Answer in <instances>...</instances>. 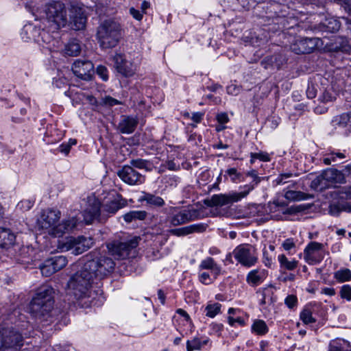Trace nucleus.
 Instances as JSON below:
<instances>
[{"mask_svg": "<svg viewBox=\"0 0 351 351\" xmlns=\"http://www.w3.org/2000/svg\"><path fill=\"white\" fill-rule=\"evenodd\" d=\"M26 7L32 13H43L49 26L53 31H57L69 25L75 30H80L85 27L86 16L84 5L78 2H71L69 4V15L64 3L60 1H51L45 5L44 10L39 11L34 5L26 4Z\"/></svg>", "mask_w": 351, "mask_h": 351, "instance_id": "1", "label": "nucleus"}, {"mask_svg": "<svg viewBox=\"0 0 351 351\" xmlns=\"http://www.w3.org/2000/svg\"><path fill=\"white\" fill-rule=\"evenodd\" d=\"M60 212L56 210L47 209L43 210L40 217L37 219V226L54 237H60L64 234L72 230L77 225V220L73 217L58 223Z\"/></svg>", "mask_w": 351, "mask_h": 351, "instance_id": "2", "label": "nucleus"}, {"mask_svg": "<svg viewBox=\"0 0 351 351\" xmlns=\"http://www.w3.org/2000/svg\"><path fill=\"white\" fill-rule=\"evenodd\" d=\"M82 262L85 264V269L91 271L95 278H103L112 272L115 264L112 258L101 255L98 250H93L86 254Z\"/></svg>", "mask_w": 351, "mask_h": 351, "instance_id": "3", "label": "nucleus"}, {"mask_svg": "<svg viewBox=\"0 0 351 351\" xmlns=\"http://www.w3.org/2000/svg\"><path fill=\"white\" fill-rule=\"evenodd\" d=\"M54 289L51 286H40L30 303L31 313L36 317H41L51 312L54 304Z\"/></svg>", "mask_w": 351, "mask_h": 351, "instance_id": "4", "label": "nucleus"}, {"mask_svg": "<svg viewBox=\"0 0 351 351\" xmlns=\"http://www.w3.org/2000/svg\"><path fill=\"white\" fill-rule=\"evenodd\" d=\"M79 265H82L79 271L73 274L68 282L67 286L75 298L77 300L88 297V289L90 285L93 282L95 277L89 271L85 269V264L82 260L78 263Z\"/></svg>", "mask_w": 351, "mask_h": 351, "instance_id": "5", "label": "nucleus"}, {"mask_svg": "<svg viewBox=\"0 0 351 351\" xmlns=\"http://www.w3.org/2000/svg\"><path fill=\"white\" fill-rule=\"evenodd\" d=\"M97 36L101 48L110 49L114 47L121 36V26L114 21H104L98 27Z\"/></svg>", "mask_w": 351, "mask_h": 351, "instance_id": "6", "label": "nucleus"}, {"mask_svg": "<svg viewBox=\"0 0 351 351\" xmlns=\"http://www.w3.org/2000/svg\"><path fill=\"white\" fill-rule=\"evenodd\" d=\"M23 346V337L12 328L0 326V351H19Z\"/></svg>", "mask_w": 351, "mask_h": 351, "instance_id": "7", "label": "nucleus"}, {"mask_svg": "<svg viewBox=\"0 0 351 351\" xmlns=\"http://www.w3.org/2000/svg\"><path fill=\"white\" fill-rule=\"evenodd\" d=\"M232 254L240 264L247 267L254 266L258 261L256 247L247 243L241 244L236 247Z\"/></svg>", "mask_w": 351, "mask_h": 351, "instance_id": "8", "label": "nucleus"}, {"mask_svg": "<svg viewBox=\"0 0 351 351\" xmlns=\"http://www.w3.org/2000/svg\"><path fill=\"white\" fill-rule=\"evenodd\" d=\"M138 245V238L126 241H114L107 244V247L111 255L117 258L124 259L128 257L131 250Z\"/></svg>", "mask_w": 351, "mask_h": 351, "instance_id": "9", "label": "nucleus"}, {"mask_svg": "<svg viewBox=\"0 0 351 351\" xmlns=\"http://www.w3.org/2000/svg\"><path fill=\"white\" fill-rule=\"evenodd\" d=\"M324 245L316 241L310 242L304 250V259L309 265L319 263L324 258Z\"/></svg>", "mask_w": 351, "mask_h": 351, "instance_id": "10", "label": "nucleus"}, {"mask_svg": "<svg viewBox=\"0 0 351 351\" xmlns=\"http://www.w3.org/2000/svg\"><path fill=\"white\" fill-rule=\"evenodd\" d=\"M247 195V191L232 193L230 194H217L213 195L210 199L205 201V204L208 206H223L237 202Z\"/></svg>", "mask_w": 351, "mask_h": 351, "instance_id": "11", "label": "nucleus"}, {"mask_svg": "<svg viewBox=\"0 0 351 351\" xmlns=\"http://www.w3.org/2000/svg\"><path fill=\"white\" fill-rule=\"evenodd\" d=\"M72 71L77 77L88 81L94 74V66L89 60H77L73 64Z\"/></svg>", "mask_w": 351, "mask_h": 351, "instance_id": "12", "label": "nucleus"}, {"mask_svg": "<svg viewBox=\"0 0 351 351\" xmlns=\"http://www.w3.org/2000/svg\"><path fill=\"white\" fill-rule=\"evenodd\" d=\"M118 176L122 181L130 185L141 184L145 178L130 165H125L117 171Z\"/></svg>", "mask_w": 351, "mask_h": 351, "instance_id": "13", "label": "nucleus"}, {"mask_svg": "<svg viewBox=\"0 0 351 351\" xmlns=\"http://www.w3.org/2000/svg\"><path fill=\"white\" fill-rule=\"evenodd\" d=\"M127 205V201L121 195L115 193L105 202L102 206L101 212L104 218L108 215H114L119 209Z\"/></svg>", "mask_w": 351, "mask_h": 351, "instance_id": "14", "label": "nucleus"}, {"mask_svg": "<svg viewBox=\"0 0 351 351\" xmlns=\"http://www.w3.org/2000/svg\"><path fill=\"white\" fill-rule=\"evenodd\" d=\"M84 217L87 223H91L94 219H97L99 221L105 219L98 199L95 198L88 199V204L84 212Z\"/></svg>", "mask_w": 351, "mask_h": 351, "instance_id": "15", "label": "nucleus"}, {"mask_svg": "<svg viewBox=\"0 0 351 351\" xmlns=\"http://www.w3.org/2000/svg\"><path fill=\"white\" fill-rule=\"evenodd\" d=\"M317 38H304L297 39L290 46L291 50L297 54L310 53L317 47Z\"/></svg>", "mask_w": 351, "mask_h": 351, "instance_id": "16", "label": "nucleus"}, {"mask_svg": "<svg viewBox=\"0 0 351 351\" xmlns=\"http://www.w3.org/2000/svg\"><path fill=\"white\" fill-rule=\"evenodd\" d=\"M196 215L195 210H182L169 217L168 221L171 226H178L194 220Z\"/></svg>", "mask_w": 351, "mask_h": 351, "instance_id": "17", "label": "nucleus"}, {"mask_svg": "<svg viewBox=\"0 0 351 351\" xmlns=\"http://www.w3.org/2000/svg\"><path fill=\"white\" fill-rule=\"evenodd\" d=\"M40 33L37 43L48 49L50 51H56L60 45V40L44 29H41Z\"/></svg>", "mask_w": 351, "mask_h": 351, "instance_id": "18", "label": "nucleus"}, {"mask_svg": "<svg viewBox=\"0 0 351 351\" xmlns=\"http://www.w3.org/2000/svg\"><path fill=\"white\" fill-rule=\"evenodd\" d=\"M114 62L117 71L125 77L132 76L134 73L132 66L129 64L121 54L114 56Z\"/></svg>", "mask_w": 351, "mask_h": 351, "instance_id": "19", "label": "nucleus"}, {"mask_svg": "<svg viewBox=\"0 0 351 351\" xmlns=\"http://www.w3.org/2000/svg\"><path fill=\"white\" fill-rule=\"evenodd\" d=\"M324 176L329 184V187L336 184H345L346 180H345L343 175L341 172L336 169L328 168L324 171Z\"/></svg>", "mask_w": 351, "mask_h": 351, "instance_id": "20", "label": "nucleus"}, {"mask_svg": "<svg viewBox=\"0 0 351 351\" xmlns=\"http://www.w3.org/2000/svg\"><path fill=\"white\" fill-rule=\"evenodd\" d=\"M41 28L32 23L26 24L21 32V37L25 41H34L37 43L40 36Z\"/></svg>", "mask_w": 351, "mask_h": 351, "instance_id": "21", "label": "nucleus"}, {"mask_svg": "<svg viewBox=\"0 0 351 351\" xmlns=\"http://www.w3.org/2000/svg\"><path fill=\"white\" fill-rule=\"evenodd\" d=\"M138 125V120L136 118L124 116L119 122L118 128L122 134L132 133Z\"/></svg>", "mask_w": 351, "mask_h": 351, "instance_id": "22", "label": "nucleus"}, {"mask_svg": "<svg viewBox=\"0 0 351 351\" xmlns=\"http://www.w3.org/2000/svg\"><path fill=\"white\" fill-rule=\"evenodd\" d=\"M16 235L9 229L0 228V247L9 248L14 244Z\"/></svg>", "mask_w": 351, "mask_h": 351, "instance_id": "23", "label": "nucleus"}, {"mask_svg": "<svg viewBox=\"0 0 351 351\" xmlns=\"http://www.w3.org/2000/svg\"><path fill=\"white\" fill-rule=\"evenodd\" d=\"M92 244L93 241L91 238H86L84 237L75 238L74 249L72 254L75 255L81 254L88 250Z\"/></svg>", "mask_w": 351, "mask_h": 351, "instance_id": "24", "label": "nucleus"}, {"mask_svg": "<svg viewBox=\"0 0 351 351\" xmlns=\"http://www.w3.org/2000/svg\"><path fill=\"white\" fill-rule=\"evenodd\" d=\"M201 269H210L212 273L215 276H218L221 272V267L215 263L214 259L211 257H207L203 260L200 265Z\"/></svg>", "mask_w": 351, "mask_h": 351, "instance_id": "25", "label": "nucleus"}, {"mask_svg": "<svg viewBox=\"0 0 351 351\" xmlns=\"http://www.w3.org/2000/svg\"><path fill=\"white\" fill-rule=\"evenodd\" d=\"M141 199L146 202L149 205L156 207H162L165 205V201L162 197L149 193L144 192Z\"/></svg>", "mask_w": 351, "mask_h": 351, "instance_id": "26", "label": "nucleus"}, {"mask_svg": "<svg viewBox=\"0 0 351 351\" xmlns=\"http://www.w3.org/2000/svg\"><path fill=\"white\" fill-rule=\"evenodd\" d=\"M346 158V156L344 152L332 150L326 155V157L324 158L323 161L326 165H330L332 164V162H339Z\"/></svg>", "mask_w": 351, "mask_h": 351, "instance_id": "27", "label": "nucleus"}, {"mask_svg": "<svg viewBox=\"0 0 351 351\" xmlns=\"http://www.w3.org/2000/svg\"><path fill=\"white\" fill-rule=\"evenodd\" d=\"M311 188L317 191H322L329 188V184L324 176V171L312 180Z\"/></svg>", "mask_w": 351, "mask_h": 351, "instance_id": "28", "label": "nucleus"}, {"mask_svg": "<svg viewBox=\"0 0 351 351\" xmlns=\"http://www.w3.org/2000/svg\"><path fill=\"white\" fill-rule=\"evenodd\" d=\"M81 51V47L77 40H71L65 45L64 53L66 56H76Z\"/></svg>", "mask_w": 351, "mask_h": 351, "instance_id": "29", "label": "nucleus"}, {"mask_svg": "<svg viewBox=\"0 0 351 351\" xmlns=\"http://www.w3.org/2000/svg\"><path fill=\"white\" fill-rule=\"evenodd\" d=\"M147 217V213L144 210H132L123 215L124 220L130 223L134 220H143Z\"/></svg>", "mask_w": 351, "mask_h": 351, "instance_id": "30", "label": "nucleus"}, {"mask_svg": "<svg viewBox=\"0 0 351 351\" xmlns=\"http://www.w3.org/2000/svg\"><path fill=\"white\" fill-rule=\"evenodd\" d=\"M247 175L252 178V181L250 184L245 185L243 187V190L241 192L247 191L248 195L249 193L254 189L255 186L261 181V178L258 176L257 172L255 170H252L247 172Z\"/></svg>", "mask_w": 351, "mask_h": 351, "instance_id": "31", "label": "nucleus"}, {"mask_svg": "<svg viewBox=\"0 0 351 351\" xmlns=\"http://www.w3.org/2000/svg\"><path fill=\"white\" fill-rule=\"evenodd\" d=\"M280 267L287 270L295 269L298 264V261L295 260L289 261L284 254H280L278 257Z\"/></svg>", "mask_w": 351, "mask_h": 351, "instance_id": "32", "label": "nucleus"}, {"mask_svg": "<svg viewBox=\"0 0 351 351\" xmlns=\"http://www.w3.org/2000/svg\"><path fill=\"white\" fill-rule=\"evenodd\" d=\"M75 238L73 237H66L64 239L58 241V248L62 252L72 250L73 251Z\"/></svg>", "mask_w": 351, "mask_h": 351, "instance_id": "33", "label": "nucleus"}, {"mask_svg": "<svg viewBox=\"0 0 351 351\" xmlns=\"http://www.w3.org/2000/svg\"><path fill=\"white\" fill-rule=\"evenodd\" d=\"M285 197L287 199L291 201H300L306 199L311 196L300 191H288L285 193Z\"/></svg>", "mask_w": 351, "mask_h": 351, "instance_id": "34", "label": "nucleus"}, {"mask_svg": "<svg viewBox=\"0 0 351 351\" xmlns=\"http://www.w3.org/2000/svg\"><path fill=\"white\" fill-rule=\"evenodd\" d=\"M49 259L56 271L64 267L68 263L66 258L64 256H56Z\"/></svg>", "mask_w": 351, "mask_h": 351, "instance_id": "35", "label": "nucleus"}, {"mask_svg": "<svg viewBox=\"0 0 351 351\" xmlns=\"http://www.w3.org/2000/svg\"><path fill=\"white\" fill-rule=\"evenodd\" d=\"M208 342V340L201 341L197 337H195L191 340H188L186 342V350L187 351H193L196 350H200L202 346H205Z\"/></svg>", "mask_w": 351, "mask_h": 351, "instance_id": "36", "label": "nucleus"}, {"mask_svg": "<svg viewBox=\"0 0 351 351\" xmlns=\"http://www.w3.org/2000/svg\"><path fill=\"white\" fill-rule=\"evenodd\" d=\"M332 124L335 127L350 128L349 118L348 113H344L341 115L335 117L332 119Z\"/></svg>", "mask_w": 351, "mask_h": 351, "instance_id": "37", "label": "nucleus"}, {"mask_svg": "<svg viewBox=\"0 0 351 351\" xmlns=\"http://www.w3.org/2000/svg\"><path fill=\"white\" fill-rule=\"evenodd\" d=\"M252 329L257 335H263L268 331V328L265 322L263 320H256L254 322L252 326Z\"/></svg>", "mask_w": 351, "mask_h": 351, "instance_id": "38", "label": "nucleus"}, {"mask_svg": "<svg viewBox=\"0 0 351 351\" xmlns=\"http://www.w3.org/2000/svg\"><path fill=\"white\" fill-rule=\"evenodd\" d=\"M262 278L263 277L258 270H252L247 276V282L256 286L262 281Z\"/></svg>", "mask_w": 351, "mask_h": 351, "instance_id": "39", "label": "nucleus"}, {"mask_svg": "<svg viewBox=\"0 0 351 351\" xmlns=\"http://www.w3.org/2000/svg\"><path fill=\"white\" fill-rule=\"evenodd\" d=\"M40 269L42 274L45 276H50L56 272L49 259L46 260L43 265L40 266Z\"/></svg>", "mask_w": 351, "mask_h": 351, "instance_id": "40", "label": "nucleus"}, {"mask_svg": "<svg viewBox=\"0 0 351 351\" xmlns=\"http://www.w3.org/2000/svg\"><path fill=\"white\" fill-rule=\"evenodd\" d=\"M221 305L219 303L208 304L205 308L206 315L210 317H214L220 312Z\"/></svg>", "mask_w": 351, "mask_h": 351, "instance_id": "41", "label": "nucleus"}, {"mask_svg": "<svg viewBox=\"0 0 351 351\" xmlns=\"http://www.w3.org/2000/svg\"><path fill=\"white\" fill-rule=\"evenodd\" d=\"M335 278L340 282H346L351 280V271L348 269L337 271L335 274Z\"/></svg>", "mask_w": 351, "mask_h": 351, "instance_id": "42", "label": "nucleus"}, {"mask_svg": "<svg viewBox=\"0 0 351 351\" xmlns=\"http://www.w3.org/2000/svg\"><path fill=\"white\" fill-rule=\"evenodd\" d=\"M130 166L132 167L133 168L134 167H136V168H138V169H145L147 170H149L150 169V163L148 160H143V159H141V158H138V159H135V160H132L130 161Z\"/></svg>", "mask_w": 351, "mask_h": 351, "instance_id": "43", "label": "nucleus"}, {"mask_svg": "<svg viewBox=\"0 0 351 351\" xmlns=\"http://www.w3.org/2000/svg\"><path fill=\"white\" fill-rule=\"evenodd\" d=\"M346 343L343 339L332 340L329 345V351H343V347Z\"/></svg>", "mask_w": 351, "mask_h": 351, "instance_id": "44", "label": "nucleus"}, {"mask_svg": "<svg viewBox=\"0 0 351 351\" xmlns=\"http://www.w3.org/2000/svg\"><path fill=\"white\" fill-rule=\"evenodd\" d=\"M300 319L304 324H312L315 322V319L312 316L310 309L306 308L300 313Z\"/></svg>", "mask_w": 351, "mask_h": 351, "instance_id": "45", "label": "nucleus"}, {"mask_svg": "<svg viewBox=\"0 0 351 351\" xmlns=\"http://www.w3.org/2000/svg\"><path fill=\"white\" fill-rule=\"evenodd\" d=\"M251 159L250 162L252 164L254 162L256 159H258L261 161L268 162L270 161L271 158L269 154L266 152H259V153H251L250 154Z\"/></svg>", "mask_w": 351, "mask_h": 351, "instance_id": "46", "label": "nucleus"}, {"mask_svg": "<svg viewBox=\"0 0 351 351\" xmlns=\"http://www.w3.org/2000/svg\"><path fill=\"white\" fill-rule=\"evenodd\" d=\"M325 26L327 27L329 32H334L339 29L340 23L336 19H331L326 21Z\"/></svg>", "mask_w": 351, "mask_h": 351, "instance_id": "47", "label": "nucleus"}, {"mask_svg": "<svg viewBox=\"0 0 351 351\" xmlns=\"http://www.w3.org/2000/svg\"><path fill=\"white\" fill-rule=\"evenodd\" d=\"M319 99L322 103L332 102L335 99V95L332 92L329 90H324L322 95L319 97Z\"/></svg>", "mask_w": 351, "mask_h": 351, "instance_id": "48", "label": "nucleus"}, {"mask_svg": "<svg viewBox=\"0 0 351 351\" xmlns=\"http://www.w3.org/2000/svg\"><path fill=\"white\" fill-rule=\"evenodd\" d=\"M340 295L342 298L351 300V287L349 285H345L341 287L340 290Z\"/></svg>", "mask_w": 351, "mask_h": 351, "instance_id": "49", "label": "nucleus"}, {"mask_svg": "<svg viewBox=\"0 0 351 351\" xmlns=\"http://www.w3.org/2000/svg\"><path fill=\"white\" fill-rule=\"evenodd\" d=\"M102 104L106 106H114L121 104V102L110 96H106L101 99Z\"/></svg>", "mask_w": 351, "mask_h": 351, "instance_id": "50", "label": "nucleus"}, {"mask_svg": "<svg viewBox=\"0 0 351 351\" xmlns=\"http://www.w3.org/2000/svg\"><path fill=\"white\" fill-rule=\"evenodd\" d=\"M190 234L193 232H203L206 230L207 225L204 223L193 224L188 226Z\"/></svg>", "mask_w": 351, "mask_h": 351, "instance_id": "51", "label": "nucleus"}, {"mask_svg": "<svg viewBox=\"0 0 351 351\" xmlns=\"http://www.w3.org/2000/svg\"><path fill=\"white\" fill-rule=\"evenodd\" d=\"M170 232L171 234L178 237L186 236L190 234L188 226L172 229L170 230Z\"/></svg>", "mask_w": 351, "mask_h": 351, "instance_id": "52", "label": "nucleus"}, {"mask_svg": "<svg viewBox=\"0 0 351 351\" xmlns=\"http://www.w3.org/2000/svg\"><path fill=\"white\" fill-rule=\"evenodd\" d=\"M285 303L289 308H293L298 304L297 297L294 295H289L285 298Z\"/></svg>", "mask_w": 351, "mask_h": 351, "instance_id": "53", "label": "nucleus"}, {"mask_svg": "<svg viewBox=\"0 0 351 351\" xmlns=\"http://www.w3.org/2000/svg\"><path fill=\"white\" fill-rule=\"evenodd\" d=\"M34 205V202L30 199H24L21 201L17 206L21 209L25 210H29Z\"/></svg>", "mask_w": 351, "mask_h": 351, "instance_id": "54", "label": "nucleus"}, {"mask_svg": "<svg viewBox=\"0 0 351 351\" xmlns=\"http://www.w3.org/2000/svg\"><path fill=\"white\" fill-rule=\"evenodd\" d=\"M97 73L101 78L106 81L108 79V70L104 66L99 65L97 67Z\"/></svg>", "mask_w": 351, "mask_h": 351, "instance_id": "55", "label": "nucleus"}, {"mask_svg": "<svg viewBox=\"0 0 351 351\" xmlns=\"http://www.w3.org/2000/svg\"><path fill=\"white\" fill-rule=\"evenodd\" d=\"M226 173L230 177L231 180L236 182L239 179L241 174L235 168H230L226 171Z\"/></svg>", "mask_w": 351, "mask_h": 351, "instance_id": "56", "label": "nucleus"}, {"mask_svg": "<svg viewBox=\"0 0 351 351\" xmlns=\"http://www.w3.org/2000/svg\"><path fill=\"white\" fill-rule=\"evenodd\" d=\"M216 119L218 123H227L229 122L230 119L226 112H219L216 115Z\"/></svg>", "mask_w": 351, "mask_h": 351, "instance_id": "57", "label": "nucleus"}, {"mask_svg": "<svg viewBox=\"0 0 351 351\" xmlns=\"http://www.w3.org/2000/svg\"><path fill=\"white\" fill-rule=\"evenodd\" d=\"M317 95V89L313 84L308 85L306 89V96L308 99H313Z\"/></svg>", "mask_w": 351, "mask_h": 351, "instance_id": "58", "label": "nucleus"}, {"mask_svg": "<svg viewBox=\"0 0 351 351\" xmlns=\"http://www.w3.org/2000/svg\"><path fill=\"white\" fill-rule=\"evenodd\" d=\"M199 280L202 283L208 285L212 282V280L208 273L203 272L199 276Z\"/></svg>", "mask_w": 351, "mask_h": 351, "instance_id": "59", "label": "nucleus"}, {"mask_svg": "<svg viewBox=\"0 0 351 351\" xmlns=\"http://www.w3.org/2000/svg\"><path fill=\"white\" fill-rule=\"evenodd\" d=\"M292 176L291 173H282L280 175V176L276 180V183L278 184H282L287 183L288 181L287 179L291 178Z\"/></svg>", "mask_w": 351, "mask_h": 351, "instance_id": "60", "label": "nucleus"}, {"mask_svg": "<svg viewBox=\"0 0 351 351\" xmlns=\"http://www.w3.org/2000/svg\"><path fill=\"white\" fill-rule=\"evenodd\" d=\"M295 246L293 239H287L282 243V247L285 250H290Z\"/></svg>", "mask_w": 351, "mask_h": 351, "instance_id": "61", "label": "nucleus"}, {"mask_svg": "<svg viewBox=\"0 0 351 351\" xmlns=\"http://www.w3.org/2000/svg\"><path fill=\"white\" fill-rule=\"evenodd\" d=\"M340 194L342 198L351 199V186L341 189Z\"/></svg>", "mask_w": 351, "mask_h": 351, "instance_id": "62", "label": "nucleus"}, {"mask_svg": "<svg viewBox=\"0 0 351 351\" xmlns=\"http://www.w3.org/2000/svg\"><path fill=\"white\" fill-rule=\"evenodd\" d=\"M340 171L343 175L345 180H346V178L351 177V163L345 166Z\"/></svg>", "mask_w": 351, "mask_h": 351, "instance_id": "63", "label": "nucleus"}, {"mask_svg": "<svg viewBox=\"0 0 351 351\" xmlns=\"http://www.w3.org/2000/svg\"><path fill=\"white\" fill-rule=\"evenodd\" d=\"M203 117H204L203 112H194L192 114L191 119L196 123H198L202 121Z\"/></svg>", "mask_w": 351, "mask_h": 351, "instance_id": "64", "label": "nucleus"}]
</instances>
